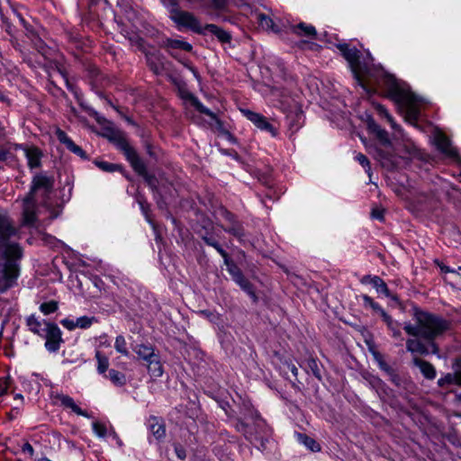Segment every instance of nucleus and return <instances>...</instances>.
Instances as JSON below:
<instances>
[{
  "label": "nucleus",
  "instance_id": "f257e3e1",
  "mask_svg": "<svg viewBox=\"0 0 461 461\" xmlns=\"http://www.w3.org/2000/svg\"><path fill=\"white\" fill-rule=\"evenodd\" d=\"M413 319L415 325L411 322L404 323L405 332L429 343L431 354L438 355L440 349L436 339L443 337L450 330L451 322L441 315L423 311L419 307L413 308Z\"/></svg>",
  "mask_w": 461,
  "mask_h": 461
},
{
  "label": "nucleus",
  "instance_id": "f03ea898",
  "mask_svg": "<svg viewBox=\"0 0 461 461\" xmlns=\"http://www.w3.org/2000/svg\"><path fill=\"white\" fill-rule=\"evenodd\" d=\"M14 233L15 230L8 218L0 214V293L13 287L19 276L15 258L22 257V249L16 244H7Z\"/></svg>",
  "mask_w": 461,
  "mask_h": 461
},
{
  "label": "nucleus",
  "instance_id": "7ed1b4c3",
  "mask_svg": "<svg viewBox=\"0 0 461 461\" xmlns=\"http://www.w3.org/2000/svg\"><path fill=\"white\" fill-rule=\"evenodd\" d=\"M103 136L124 155L133 170L143 177L154 196H157L159 192L158 180L154 175L149 174L146 164L140 158L137 150L130 144L127 134L118 128L106 127L104 130Z\"/></svg>",
  "mask_w": 461,
  "mask_h": 461
},
{
  "label": "nucleus",
  "instance_id": "20e7f679",
  "mask_svg": "<svg viewBox=\"0 0 461 461\" xmlns=\"http://www.w3.org/2000/svg\"><path fill=\"white\" fill-rule=\"evenodd\" d=\"M377 84L386 90L387 96L390 99L399 104H404L406 106L407 115L411 119H418L420 110L414 104V95L404 88L393 75L383 73Z\"/></svg>",
  "mask_w": 461,
  "mask_h": 461
},
{
  "label": "nucleus",
  "instance_id": "39448f33",
  "mask_svg": "<svg viewBox=\"0 0 461 461\" xmlns=\"http://www.w3.org/2000/svg\"><path fill=\"white\" fill-rule=\"evenodd\" d=\"M274 94L281 97L280 104L284 112L286 113L285 120L289 131L292 134L295 133L304 123L305 117L302 109L293 98L283 92L276 91Z\"/></svg>",
  "mask_w": 461,
  "mask_h": 461
},
{
  "label": "nucleus",
  "instance_id": "423d86ee",
  "mask_svg": "<svg viewBox=\"0 0 461 461\" xmlns=\"http://www.w3.org/2000/svg\"><path fill=\"white\" fill-rule=\"evenodd\" d=\"M338 50L340 51L343 58L348 62L351 72L354 77L357 79V83L366 91L367 88L364 85L362 77H361V65H360V57L361 52L356 48L351 46L348 43H339L337 45Z\"/></svg>",
  "mask_w": 461,
  "mask_h": 461
},
{
  "label": "nucleus",
  "instance_id": "0eeeda50",
  "mask_svg": "<svg viewBox=\"0 0 461 461\" xmlns=\"http://www.w3.org/2000/svg\"><path fill=\"white\" fill-rule=\"evenodd\" d=\"M253 441H250L258 450L264 451L267 448L270 438L272 436V429L267 425L266 420L259 416L253 420L252 428Z\"/></svg>",
  "mask_w": 461,
  "mask_h": 461
},
{
  "label": "nucleus",
  "instance_id": "6e6552de",
  "mask_svg": "<svg viewBox=\"0 0 461 461\" xmlns=\"http://www.w3.org/2000/svg\"><path fill=\"white\" fill-rule=\"evenodd\" d=\"M170 19L176 24L178 28H187L198 34H204L203 26L200 21L191 13L182 11L180 8L169 14Z\"/></svg>",
  "mask_w": 461,
  "mask_h": 461
},
{
  "label": "nucleus",
  "instance_id": "1a4fd4ad",
  "mask_svg": "<svg viewBox=\"0 0 461 461\" xmlns=\"http://www.w3.org/2000/svg\"><path fill=\"white\" fill-rule=\"evenodd\" d=\"M44 325H47V330L41 338L45 339V348L50 353H56L59 350L61 344L64 343L62 331L54 322L44 321Z\"/></svg>",
  "mask_w": 461,
  "mask_h": 461
},
{
  "label": "nucleus",
  "instance_id": "9d476101",
  "mask_svg": "<svg viewBox=\"0 0 461 461\" xmlns=\"http://www.w3.org/2000/svg\"><path fill=\"white\" fill-rule=\"evenodd\" d=\"M221 215L230 223L227 227L221 226L222 230L235 237L239 242L243 243L247 236L243 223L237 219L235 214L228 210H224Z\"/></svg>",
  "mask_w": 461,
  "mask_h": 461
},
{
  "label": "nucleus",
  "instance_id": "9b49d317",
  "mask_svg": "<svg viewBox=\"0 0 461 461\" xmlns=\"http://www.w3.org/2000/svg\"><path fill=\"white\" fill-rule=\"evenodd\" d=\"M53 187V180L52 178L43 176V175H36L32 183V187L29 194L25 197L26 203H31L33 201L34 194L36 192L42 190L43 195H48Z\"/></svg>",
  "mask_w": 461,
  "mask_h": 461
},
{
  "label": "nucleus",
  "instance_id": "f8f14e48",
  "mask_svg": "<svg viewBox=\"0 0 461 461\" xmlns=\"http://www.w3.org/2000/svg\"><path fill=\"white\" fill-rule=\"evenodd\" d=\"M246 118L250 121L257 128L261 131L269 132L272 137H276L278 131L271 124L267 118L261 113L252 112L250 110H242Z\"/></svg>",
  "mask_w": 461,
  "mask_h": 461
},
{
  "label": "nucleus",
  "instance_id": "ddd939ff",
  "mask_svg": "<svg viewBox=\"0 0 461 461\" xmlns=\"http://www.w3.org/2000/svg\"><path fill=\"white\" fill-rule=\"evenodd\" d=\"M178 95L181 97V99L185 101H189L191 104L200 113L207 116H212V112L204 106L200 100L192 94L185 86H178Z\"/></svg>",
  "mask_w": 461,
  "mask_h": 461
},
{
  "label": "nucleus",
  "instance_id": "4468645a",
  "mask_svg": "<svg viewBox=\"0 0 461 461\" xmlns=\"http://www.w3.org/2000/svg\"><path fill=\"white\" fill-rule=\"evenodd\" d=\"M56 137L59 141L66 146V148L71 151L72 153L77 155L83 159H87V155L86 151L79 146H77L61 129L58 128L56 130Z\"/></svg>",
  "mask_w": 461,
  "mask_h": 461
},
{
  "label": "nucleus",
  "instance_id": "2eb2a0df",
  "mask_svg": "<svg viewBox=\"0 0 461 461\" xmlns=\"http://www.w3.org/2000/svg\"><path fill=\"white\" fill-rule=\"evenodd\" d=\"M148 428L151 435L158 442L162 441L166 437V426L164 421L156 416H150L148 420Z\"/></svg>",
  "mask_w": 461,
  "mask_h": 461
},
{
  "label": "nucleus",
  "instance_id": "dca6fc26",
  "mask_svg": "<svg viewBox=\"0 0 461 461\" xmlns=\"http://www.w3.org/2000/svg\"><path fill=\"white\" fill-rule=\"evenodd\" d=\"M145 56L149 69L156 75L162 74L164 71L163 56L158 51H147Z\"/></svg>",
  "mask_w": 461,
  "mask_h": 461
},
{
  "label": "nucleus",
  "instance_id": "f3484780",
  "mask_svg": "<svg viewBox=\"0 0 461 461\" xmlns=\"http://www.w3.org/2000/svg\"><path fill=\"white\" fill-rule=\"evenodd\" d=\"M163 46L174 58L176 57V50H178L186 52H190L193 50V46L189 42L178 39H167Z\"/></svg>",
  "mask_w": 461,
  "mask_h": 461
},
{
  "label": "nucleus",
  "instance_id": "a211bd4d",
  "mask_svg": "<svg viewBox=\"0 0 461 461\" xmlns=\"http://www.w3.org/2000/svg\"><path fill=\"white\" fill-rule=\"evenodd\" d=\"M15 149H23L28 161L30 168H36L41 166V158L42 154L36 147H23V145H15Z\"/></svg>",
  "mask_w": 461,
  "mask_h": 461
},
{
  "label": "nucleus",
  "instance_id": "6ab92c4d",
  "mask_svg": "<svg viewBox=\"0 0 461 461\" xmlns=\"http://www.w3.org/2000/svg\"><path fill=\"white\" fill-rule=\"evenodd\" d=\"M203 29H204L203 35H206L207 33H211V34L214 35L220 42H221L223 44H230L231 42L232 36H231L230 32L223 30L222 28L219 27L216 24L209 23V24H206L205 26H203Z\"/></svg>",
  "mask_w": 461,
  "mask_h": 461
},
{
  "label": "nucleus",
  "instance_id": "aec40b11",
  "mask_svg": "<svg viewBox=\"0 0 461 461\" xmlns=\"http://www.w3.org/2000/svg\"><path fill=\"white\" fill-rule=\"evenodd\" d=\"M66 84L68 90H70L75 95V97L78 101L80 106L88 113L89 116L95 118L98 123H101L103 121H104V118L101 116L93 107L86 104L83 102L81 95L78 93L77 87L71 85L68 79L66 80Z\"/></svg>",
  "mask_w": 461,
  "mask_h": 461
},
{
  "label": "nucleus",
  "instance_id": "412c9836",
  "mask_svg": "<svg viewBox=\"0 0 461 461\" xmlns=\"http://www.w3.org/2000/svg\"><path fill=\"white\" fill-rule=\"evenodd\" d=\"M406 349L412 354L418 353L420 355H429L431 353V347L429 343H423L418 339H408L406 340Z\"/></svg>",
  "mask_w": 461,
  "mask_h": 461
},
{
  "label": "nucleus",
  "instance_id": "4be33fe9",
  "mask_svg": "<svg viewBox=\"0 0 461 461\" xmlns=\"http://www.w3.org/2000/svg\"><path fill=\"white\" fill-rule=\"evenodd\" d=\"M436 145L438 149L449 158H456L458 153L455 148L452 147L450 140L443 134L436 138Z\"/></svg>",
  "mask_w": 461,
  "mask_h": 461
},
{
  "label": "nucleus",
  "instance_id": "5701e85b",
  "mask_svg": "<svg viewBox=\"0 0 461 461\" xmlns=\"http://www.w3.org/2000/svg\"><path fill=\"white\" fill-rule=\"evenodd\" d=\"M412 361L413 365L420 368V373L426 379L433 380L436 378L437 371L431 363L419 357H414Z\"/></svg>",
  "mask_w": 461,
  "mask_h": 461
},
{
  "label": "nucleus",
  "instance_id": "b1692460",
  "mask_svg": "<svg viewBox=\"0 0 461 461\" xmlns=\"http://www.w3.org/2000/svg\"><path fill=\"white\" fill-rule=\"evenodd\" d=\"M368 129L372 133L375 135L376 139L379 140L382 146H384V148H389L392 146L388 132L385 130L382 129L374 121L368 123Z\"/></svg>",
  "mask_w": 461,
  "mask_h": 461
},
{
  "label": "nucleus",
  "instance_id": "393cba45",
  "mask_svg": "<svg viewBox=\"0 0 461 461\" xmlns=\"http://www.w3.org/2000/svg\"><path fill=\"white\" fill-rule=\"evenodd\" d=\"M146 365L150 376L155 378L162 376L164 368L158 353H156L150 360H148Z\"/></svg>",
  "mask_w": 461,
  "mask_h": 461
},
{
  "label": "nucleus",
  "instance_id": "a878e982",
  "mask_svg": "<svg viewBox=\"0 0 461 461\" xmlns=\"http://www.w3.org/2000/svg\"><path fill=\"white\" fill-rule=\"evenodd\" d=\"M43 321H39L34 314H32L26 318V325L29 330L39 337H42L45 330H47V325H44Z\"/></svg>",
  "mask_w": 461,
  "mask_h": 461
},
{
  "label": "nucleus",
  "instance_id": "bb28decb",
  "mask_svg": "<svg viewBox=\"0 0 461 461\" xmlns=\"http://www.w3.org/2000/svg\"><path fill=\"white\" fill-rule=\"evenodd\" d=\"M376 158L381 162L383 167L388 169H393L397 165L396 157L392 151L379 149L376 150Z\"/></svg>",
  "mask_w": 461,
  "mask_h": 461
},
{
  "label": "nucleus",
  "instance_id": "cd10ccee",
  "mask_svg": "<svg viewBox=\"0 0 461 461\" xmlns=\"http://www.w3.org/2000/svg\"><path fill=\"white\" fill-rule=\"evenodd\" d=\"M292 32L300 37L312 39H315L317 35L316 29L313 25L303 22L292 26Z\"/></svg>",
  "mask_w": 461,
  "mask_h": 461
},
{
  "label": "nucleus",
  "instance_id": "c85d7f7f",
  "mask_svg": "<svg viewBox=\"0 0 461 461\" xmlns=\"http://www.w3.org/2000/svg\"><path fill=\"white\" fill-rule=\"evenodd\" d=\"M132 350L138 355L139 358L147 362L150 360L157 353L151 345L137 344L132 348Z\"/></svg>",
  "mask_w": 461,
  "mask_h": 461
},
{
  "label": "nucleus",
  "instance_id": "c756f323",
  "mask_svg": "<svg viewBox=\"0 0 461 461\" xmlns=\"http://www.w3.org/2000/svg\"><path fill=\"white\" fill-rule=\"evenodd\" d=\"M224 265L227 267L228 273L230 275L232 280L235 282L238 279H240L244 276L240 268L237 266V264L230 258L228 253L225 256H222Z\"/></svg>",
  "mask_w": 461,
  "mask_h": 461
},
{
  "label": "nucleus",
  "instance_id": "7c9ffc66",
  "mask_svg": "<svg viewBox=\"0 0 461 461\" xmlns=\"http://www.w3.org/2000/svg\"><path fill=\"white\" fill-rule=\"evenodd\" d=\"M204 243L210 247H212L222 257L226 255V251L222 249L217 240V235L212 231L205 230V233L201 236Z\"/></svg>",
  "mask_w": 461,
  "mask_h": 461
},
{
  "label": "nucleus",
  "instance_id": "2f4dec72",
  "mask_svg": "<svg viewBox=\"0 0 461 461\" xmlns=\"http://www.w3.org/2000/svg\"><path fill=\"white\" fill-rule=\"evenodd\" d=\"M59 399L62 406L70 409L72 411H74L77 415L89 418L87 411H84L80 407H78L75 403L73 398H71L70 396L62 394V395L59 396Z\"/></svg>",
  "mask_w": 461,
  "mask_h": 461
},
{
  "label": "nucleus",
  "instance_id": "473e14b6",
  "mask_svg": "<svg viewBox=\"0 0 461 461\" xmlns=\"http://www.w3.org/2000/svg\"><path fill=\"white\" fill-rule=\"evenodd\" d=\"M372 285L378 294H383L385 297L397 300L396 296L392 295L386 283L380 276H374Z\"/></svg>",
  "mask_w": 461,
  "mask_h": 461
},
{
  "label": "nucleus",
  "instance_id": "72a5a7b5",
  "mask_svg": "<svg viewBox=\"0 0 461 461\" xmlns=\"http://www.w3.org/2000/svg\"><path fill=\"white\" fill-rule=\"evenodd\" d=\"M234 428L238 432L242 433L246 439L253 441V433L250 427L240 417L234 419Z\"/></svg>",
  "mask_w": 461,
  "mask_h": 461
},
{
  "label": "nucleus",
  "instance_id": "f704fd0d",
  "mask_svg": "<svg viewBox=\"0 0 461 461\" xmlns=\"http://www.w3.org/2000/svg\"><path fill=\"white\" fill-rule=\"evenodd\" d=\"M297 438L301 444L304 445L311 451L318 452L321 450L320 444L313 438L303 433H298Z\"/></svg>",
  "mask_w": 461,
  "mask_h": 461
},
{
  "label": "nucleus",
  "instance_id": "c9c22d12",
  "mask_svg": "<svg viewBox=\"0 0 461 461\" xmlns=\"http://www.w3.org/2000/svg\"><path fill=\"white\" fill-rule=\"evenodd\" d=\"M104 376L109 379L115 386H123L126 384L125 375L115 369H110L108 374H105Z\"/></svg>",
  "mask_w": 461,
  "mask_h": 461
},
{
  "label": "nucleus",
  "instance_id": "e433bc0d",
  "mask_svg": "<svg viewBox=\"0 0 461 461\" xmlns=\"http://www.w3.org/2000/svg\"><path fill=\"white\" fill-rule=\"evenodd\" d=\"M240 414L245 418H249L252 420L259 418L260 413L253 407L249 401H243L240 407Z\"/></svg>",
  "mask_w": 461,
  "mask_h": 461
},
{
  "label": "nucleus",
  "instance_id": "4c0bfd02",
  "mask_svg": "<svg viewBox=\"0 0 461 461\" xmlns=\"http://www.w3.org/2000/svg\"><path fill=\"white\" fill-rule=\"evenodd\" d=\"M95 357L97 361L96 369L98 374L104 375L106 371H109V358L99 350H96Z\"/></svg>",
  "mask_w": 461,
  "mask_h": 461
},
{
  "label": "nucleus",
  "instance_id": "58836bf2",
  "mask_svg": "<svg viewBox=\"0 0 461 461\" xmlns=\"http://www.w3.org/2000/svg\"><path fill=\"white\" fill-rule=\"evenodd\" d=\"M23 203H24V208H23L24 220L27 223L32 224L36 220V215L34 212L35 199H33V201L31 203H26L25 199H24Z\"/></svg>",
  "mask_w": 461,
  "mask_h": 461
},
{
  "label": "nucleus",
  "instance_id": "ea45409f",
  "mask_svg": "<svg viewBox=\"0 0 461 461\" xmlns=\"http://www.w3.org/2000/svg\"><path fill=\"white\" fill-rule=\"evenodd\" d=\"M94 163L104 172H114L122 170V167L119 164H113L104 160H95Z\"/></svg>",
  "mask_w": 461,
  "mask_h": 461
},
{
  "label": "nucleus",
  "instance_id": "a19ab883",
  "mask_svg": "<svg viewBox=\"0 0 461 461\" xmlns=\"http://www.w3.org/2000/svg\"><path fill=\"white\" fill-rule=\"evenodd\" d=\"M305 368L307 372H311L318 380H321V372L317 359L309 358L306 361Z\"/></svg>",
  "mask_w": 461,
  "mask_h": 461
},
{
  "label": "nucleus",
  "instance_id": "79ce46f5",
  "mask_svg": "<svg viewBox=\"0 0 461 461\" xmlns=\"http://www.w3.org/2000/svg\"><path fill=\"white\" fill-rule=\"evenodd\" d=\"M362 300H363V305L365 308H371L374 312L375 313H378L380 314L383 311H384L382 306L375 302L369 295L367 294H363L362 295Z\"/></svg>",
  "mask_w": 461,
  "mask_h": 461
},
{
  "label": "nucleus",
  "instance_id": "37998d69",
  "mask_svg": "<svg viewBox=\"0 0 461 461\" xmlns=\"http://www.w3.org/2000/svg\"><path fill=\"white\" fill-rule=\"evenodd\" d=\"M59 309V303L57 301L51 300L49 302H44L40 305V311L44 315H49L50 313L55 312Z\"/></svg>",
  "mask_w": 461,
  "mask_h": 461
},
{
  "label": "nucleus",
  "instance_id": "c03bdc74",
  "mask_svg": "<svg viewBox=\"0 0 461 461\" xmlns=\"http://www.w3.org/2000/svg\"><path fill=\"white\" fill-rule=\"evenodd\" d=\"M114 348L117 352L123 356H129V351L126 348V340L122 335H119L115 339Z\"/></svg>",
  "mask_w": 461,
  "mask_h": 461
},
{
  "label": "nucleus",
  "instance_id": "a18cd8bd",
  "mask_svg": "<svg viewBox=\"0 0 461 461\" xmlns=\"http://www.w3.org/2000/svg\"><path fill=\"white\" fill-rule=\"evenodd\" d=\"M230 3H235V0H211V6L218 11H225Z\"/></svg>",
  "mask_w": 461,
  "mask_h": 461
},
{
  "label": "nucleus",
  "instance_id": "49530a36",
  "mask_svg": "<svg viewBox=\"0 0 461 461\" xmlns=\"http://www.w3.org/2000/svg\"><path fill=\"white\" fill-rule=\"evenodd\" d=\"M257 19L260 24V26L264 29H273L274 22L273 20L265 14H258L257 15Z\"/></svg>",
  "mask_w": 461,
  "mask_h": 461
},
{
  "label": "nucleus",
  "instance_id": "de8ad7c7",
  "mask_svg": "<svg viewBox=\"0 0 461 461\" xmlns=\"http://www.w3.org/2000/svg\"><path fill=\"white\" fill-rule=\"evenodd\" d=\"M95 321V317L82 316L76 320V325L80 329L89 328Z\"/></svg>",
  "mask_w": 461,
  "mask_h": 461
},
{
  "label": "nucleus",
  "instance_id": "09e8293b",
  "mask_svg": "<svg viewBox=\"0 0 461 461\" xmlns=\"http://www.w3.org/2000/svg\"><path fill=\"white\" fill-rule=\"evenodd\" d=\"M94 433L99 438H104L107 435L106 426L99 421L92 424Z\"/></svg>",
  "mask_w": 461,
  "mask_h": 461
},
{
  "label": "nucleus",
  "instance_id": "8fccbe9b",
  "mask_svg": "<svg viewBox=\"0 0 461 461\" xmlns=\"http://www.w3.org/2000/svg\"><path fill=\"white\" fill-rule=\"evenodd\" d=\"M389 376V379L390 381L397 387L401 388V387H404V384L406 383V380L403 379L399 374H397V372L395 371V369L390 373L389 375H387Z\"/></svg>",
  "mask_w": 461,
  "mask_h": 461
},
{
  "label": "nucleus",
  "instance_id": "3c124183",
  "mask_svg": "<svg viewBox=\"0 0 461 461\" xmlns=\"http://www.w3.org/2000/svg\"><path fill=\"white\" fill-rule=\"evenodd\" d=\"M375 360L378 364L379 368L384 371L386 375L392 373L394 369L388 365L380 354L375 356Z\"/></svg>",
  "mask_w": 461,
  "mask_h": 461
},
{
  "label": "nucleus",
  "instance_id": "603ef678",
  "mask_svg": "<svg viewBox=\"0 0 461 461\" xmlns=\"http://www.w3.org/2000/svg\"><path fill=\"white\" fill-rule=\"evenodd\" d=\"M355 158L365 168L366 172L369 173L371 167L369 159L366 156L362 153H358L356 155Z\"/></svg>",
  "mask_w": 461,
  "mask_h": 461
},
{
  "label": "nucleus",
  "instance_id": "864d4df0",
  "mask_svg": "<svg viewBox=\"0 0 461 461\" xmlns=\"http://www.w3.org/2000/svg\"><path fill=\"white\" fill-rule=\"evenodd\" d=\"M388 330L391 331L392 333V336L394 338V339H399L401 340H402V331H401V323L399 321H395L394 322V325H392V326H388L387 327Z\"/></svg>",
  "mask_w": 461,
  "mask_h": 461
},
{
  "label": "nucleus",
  "instance_id": "5fc2aeb1",
  "mask_svg": "<svg viewBox=\"0 0 461 461\" xmlns=\"http://www.w3.org/2000/svg\"><path fill=\"white\" fill-rule=\"evenodd\" d=\"M376 111L378 112V113L381 115V116H384L385 117L388 122H390L391 125L393 128H395L396 125L392 118V116L390 115V113H388L387 109L382 105V104H377L376 105Z\"/></svg>",
  "mask_w": 461,
  "mask_h": 461
},
{
  "label": "nucleus",
  "instance_id": "6e6d98bb",
  "mask_svg": "<svg viewBox=\"0 0 461 461\" xmlns=\"http://www.w3.org/2000/svg\"><path fill=\"white\" fill-rule=\"evenodd\" d=\"M455 375L448 373L444 377H441L438 380V385L439 387H445L447 385L454 384Z\"/></svg>",
  "mask_w": 461,
  "mask_h": 461
},
{
  "label": "nucleus",
  "instance_id": "4d7b16f0",
  "mask_svg": "<svg viewBox=\"0 0 461 461\" xmlns=\"http://www.w3.org/2000/svg\"><path fill=\"white\" fill-rule=\"evenodd\" d=\"M160 2L167 9L169 14L173 10L176 11L179 8L177 0H160Z\"/></svg>",
  "mask_w": 461,
  "mask_h": 461
},
{
  "label": "nucleus",
  "instance_id": "13d9d810",
  "mask_svg": "<svg viewBox=\"0 0 461 461\" xmlns=\"http://www.w3.org/2000/svg\"><path fill=\"white\" fill-rule=\"evenodd\" d=\"M241 290L244 291L252 299L254 303H257L258 301V297L256 294L254 285L251 282L249 285H247V286L243 287Z\"/></svg>",
  "mask_w": 461,
  "mask_h": 461
},
{
  "label": "nucleus",
  "instance_id": "bf43d9fd",
  "mask_svg": "<svg viewBox=\"0 0 461 461\" xmlns=\"http://www.w3.org/2000/svg\"><path fill=\"white\" fill-rule=\"evenodd\" d=\"M14 158V155L9 149L0 148V162L11 161Z\"/></svg>",
  "mask_w": 461,
  "mask_h": 461
},
{
  "label": "nucleus",
  "instance_id": "052dcab7",
  "mask_svg": "<svg viewBox=\"0 0 461 461\" xmlns=\"http://www.w3.org/2000/svg\"><path fill=\"white\" fill-rule=\"evenodd\" d=\"M174 450L176 455V456L180 460H184L186 457V451L185 448L179 443L174 444Z\"/></svg>",
  "mask_w": 461,
  "mask_h": 461
},
{
  "label": "nucleus",
  "instance_id": "680f3d73",
  "mask_svg": "<svg viewBox=\"0 0 461 461\" xmlns=\"http://www.w3.org/2000/svg\"><path fill=\"white\" fill-rule=\"evenodd\" d=\"M137 201H138V203L140 207L142 213L145 215L146 218H148V214L149 212V204L143 197H138Z\"/></svg>",
  "mask_w": 461,
  "mask_h": 461
},
{
  "label": "nucleus",
  "instance_id": "e2e57ef3",
  "mask_svg": "<svg viewBox=\"0 0 461 461\" xmlns=\"http://www.w3.org/2000/svg\"><path fill=\"white\" fill-rule=\"evenodd\" d=\"M60 323L62 324L63 327L69 330L77 328V325H76V320L66 318L61 320Z\"/></svg>",
  "mask_w": 461,
  "mask_h": 461
},
{
  "label": "nucleus",
  "instance_id": "0e129e2a",
  "mask_svg": "<svg viewBox=\"0 0 461 461\" xmlns=\"http://www.w3.org/2000/svg\"><path fill=\"white\" fill-rule=\"evenodd\" d=\"M209 117H210L212 120H213V121H214L216 129H217L219 131H221V132H222V133H224V134H225V131H226V130H224V128H223V123H222V122H221V121L217 117V115L212 112V116H209Z\"/></svg>",
  "mask_w": 461,
  "mask_h": 461
},
{
  "label": "nucleus",
  "instance_id": "69168bd1",
  "mask_svg": "<svg viewBox=\"0 0 461 461\" xmlns=\"http://www.w3.org/2000/svg\"><path fill=\"white\" fill-rule=\"evenodd\" d=\"M379 315L382 317L387 327L394 325L396 321L393 320L385 311H383Z\"/></svg>",
  "mask_w": 461,
  "mask_h": 461
},
{
  "label": "nucleus",
  "instance_id": "338daca9",
  "mask_svg": "<svg viewBox=\"0 0 461 461\" xmlns=\"http://www.w3.org/2000/svg\"><path fill=\"white\" fill-rule=\"evenodd\" d=\"M371 217L379 221H384V210L374 208L371 212Z\"/></svg>",
  "mask_w": 461,
  "mask_h": 461
},
{
  "label": "nucleus",
  "instance_id": "774afa93",
  "mask_svg": "<svg viewBox=\"0 0 461 461\" xmlns=\"http://www.w3.org/2000/svg\"><path fill=\"white\" fill-rule=\"evenodd\" d=\"M10 378H6L5 381L0 380V395L6 394L9 388Z\"/></svg>",
  "mask_w": 461,
  "mask_h": 461
}]
</instances>
